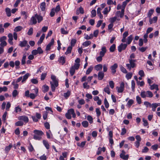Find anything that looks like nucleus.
Segmentation results:
<instances>
[{"instance_id":"f257e3e1","label":"nucleus","mask_w":160,"mask_h":160,"mask_svg":"<svg viewBox=\"0 0 160 160\" xmlns=\"http://www.w3.org/2000/svg\"><path fill=\"white\" fill-rule=\"evenodd\" d=\"M71 115H72L73 118L76 117V114L73 109L71 108L68 110L67 112L65 114V116L67 119H71L72 118Z\"/></svg>"},{"instance_id":"f03ea898","label":"nucleus","mask_w":160,"mask_h":160,"mask_svg":"<svg viewBox=\"0 0 160 160\" xmlns=\"http://www.w3.org/2000/svg\"><path fill=\"white\" fill-rule=\"evenodd\" d=\"M140 95L141 97L143 98H145L146 97L151 98L153 97V94L152 92L149 91H148L146 92L143 91L141 92Z\"/></svg>"},{"instance_id":"7ed1b4c3","label":"nucleus","mask_w":160,"mask_h":160,"mask_svg":"<svg viewBox=\"0 0 160 160\" xmlns=\"http://www.w3.org/2000/svg\"><path fill=\"white\" fill-rule=\"evenodd\" d=\"M129 64H127L126 66L127 68L130 70L132 68H133L135 67L136 64L135 62L136 60L132 59H129Z\"/></svg>"},{"instance_id":"20e7f679","label":"nucleus","mask_w":160,"mask_h":160,"mask_svg":"<svg viewBox=\"0 0 160 160\" xmlns=\"http://www.w3.org/2000/svg\"><path fill=\"white\" fill-rule=\"evenodd\" d=\"M79 68L78 64H74L73 66H72L70 68V73L71 76H73L75 72L76 69H78Z\"/></svg>"},{"instance_id":"39448f33","label":"nucleus","mask_w":160,"mask_h":160,"mask_svg":"<svg viewBox=\"0 0 160 160\" xmlns=\"http://www.w3.org/2000/svg\"><path fill=\"white\" fill-rule=\"evenodd\" d=\"M51 85V88L52 92H54L56 88L58 86V81H52L50 82Z\"/></svg>"},{"instance_id":"423d86ee","label":"nucleus","mask_w":160,"mask_h":160,"mask_svg":"<svg viewBox=\"0 0 160 160\" xmlns=\"http://www.w3.org/2000/svg\"><path fill=\"white\" fill-rule=\"evenodd\" d=\"M125 154L126 152L125 151L123 150H122L121 153L120 154V158L124 160H128V158L129 155L128 154H127L126 155Z\"/></svg>"},{"instance_id":"0eeeda50","label":"nucleus","mask_w":160,"mask_h":160,"mask_svg":"<svg viewBox=\"0 0 160 160\" xmlns=\"http://www.w3.org/2000/svg\"><path fill=\"white\" fill-rule=\"evenodd\" d=\"M124 83L123 82H122L120 84L119 87H117L116 89L118 93H122L124 91Z\"/></svg>"},{"instance_id":"6e6552de","label":"nucleus","mask_w":160,"mask_h":160,"mask_svg":"<svg viewBox=\"0 0 160 160\" xmlns=\"http://www.w3.org/2000/svg\"><path fill=\"white\" fill-rule=\"evenodd\" d=\"M127 46L126 44L122 43L118 47V50L119 52H121L122 50H125Z\"/></svg>"},{"instance_id":"1a4fd4ad","label":"nucleus","mask_w":160,"mask_h":160,"mask_svg":"<svg viewBox=\"0 0 160 160\" xmlns=\"http://www.w3.org/2000/svg\"><path fill=\"white\" fill-rule=\"evenodd\" d=\"M118 67V65L117 63H114L113 65H112L110 67L112 73L113 74H115L116 72V69Z\"/></svg>"},{"instance_id":"9d476101","label":"nucleus","mask_w":160,"mask_h":160,"mask_svg":"<svg viewBox=\"0 0 160 160\" xmlns=\"http://www.w3.org/2000/svg\"><path fill=\"white\" fill-rule=\"evenodd\" d=\"M19 45L22 47L27 46L28 48L30 47L29 45L28 44V42L26 40H24L22 41H20Z\"/></svg>"},{"instance_id":"9b49d317","label":"nucleus","mask_w":160,"mask_h":160,"mask_svg":"<svg viewBox=\"0 0 160 160\" xmlns=\"http://www.w3.org/2000/svg\"><path fill=\"white\" fill-rule=\"evenodd\" d=\"M54 42V40L53 38H52L50 41V42L47 45L46 48V50L48 51L50 50L51 49V47L52 45Z\"/></svg>"},{"instance_id":"f8f14e48","label":"nucleus","mask_w":160,"mask_h":160,"mask_svg":"<svg viewBox=\"0 0 160 160\" xmlns=\"http://www.w3.org/2000/svg\"><path fill=\"white\" fill-rule=\"evenodd\" d=\"M18 119L20 120L24 121L25 122L27 123L28 122V118L25 116H22L18 117Z\"/></svg>"},{"instance_id":"ddd939ff","label":"nucleus","mask_w":160,"mask_h":160,"mask_svg":"<svg viewBox=\"0 0 160 160\" xmlns=\"http://www.w3.org/2000/svg\"><path fill=\"white\" fill-rule=\"evenodd\" d=\"M30 22L31 25L35 24L37 23V18L35 17V14L34 16H32L30 20Z\"/></svg>"},{"instance_id":"4468645a","label":"nucleus","mask_w":160,"mask_h":160,"mask_svg":"<svg viewBox=\"0 0 160 160\" xmlns=\"http://www.w3.org/2000/svg\"><path fill=\"white\" fill-rule=\"evenodd\" d=\"M158 20V17L155 16L153 17L152 18H149V22L150 24L153 23H156Z\"/></svg>"},{"instance_id":"2eb2a0df","label":"nucleus","mask_w":160,"mask_h":160,"mask_svg":"<svg viewBox=\"0 0 160 160\" xmlns=\"http://www.w3.org/2000/svg\"><path fill=\"white\" fill-rule=\"evenodd\" d=\"M107 52V49L105 46H103L101 48V51L99 53V55L102 56H104Z\"/></svg>"},{"instance_id":"dca6fc26","label":"nucleus","mask_w":160,"mask_h":160,"mask_svg":"<svg viewBox=\"0 0 160 160\" xmlns=\"http://www.w3.org/2000/svg\"><path fill=\"white\" fill-rule=\"evenodd\" d=\"M42 143L43 145L47 149H49L50 148V145L47 141L45 140H43Z\"/></svg>"},{"instance_id":"f3484780","label":"nucleus","mask_w":160,"mask_h":160,"mask_svg":"<svg viewBox=\"0 0 160 160\" xmlns=\"http://www.w3.org/2000/svg\"><path fill=\"white\" fill-rule=\"evenodd\" d=\"M45 37V34L44 33L42 34L40 38L39 41L38 42L37 44L38 45H40V44L42 43L43 40Z\"/></svg>"},{"instance_id":"a211bd4d","label":"nucleus","mask_w":160,"mask_h":160,"mask_svg":"<svg viewBox=\"0 0 160 160\" xmlns=\"http://www.w3.org/2000/svg\"><path fill=\"white\" fill-rule=\"evenodd\" d=\"M8 37L9 38V39L8 40L9 43L10 44L12 45L13 43L12 41L13 40L12 34L11 33H9L8 35Z\"/></svg>"},{"instance_id":"6ab92c4d","label":"nucleus","mask_w":160,"mask_h":160,"mask_svg":"<svg viewBox=\"0 0 160 160\" xmlns=\"http://www.w3.org/2000/svg\"><path fill=\"white\" fill-rule=\"evenodd\" d=\"M84 13V9L82 7H80L78 9L76 10V13L77 15H78L80 13L82 14Z\"/></svg>"},{"instance_id":"aec40b11","label":"nucleus","mask_w":160,"mask_h":160,"mask_svg":"<svg viewBox=\"0 0 160 160\" xmlns=\"http://www.w3.org/2000/svg\"><path fill=\"white\" fill-rule=\"evenodd\" d=\"M102 10V8H98L97 10V14L98 15L100 19H102L103 16L101 13V11Z\"/></svg>"},{"instance_id":"412c9836","label":"nucleus","mask_w":160,"mask_h":160,"mask_svg":"<svg viewBox=\"0 0 160 160\" xmlns=\"http://www.w3.org/2000/svg\"><path fill=\"white\" fill-rule=\"evenodd\" d=\"M104 76V73L102 71L99 72L98 74V78L99 80H102Z\"/></svg>"},{"instance_id":"4be33fe9","label":"nucleus","mask_w":160,"mask_h":160,"mask_svg":"<svg viewBox=\"0 0 160 160\" xmlns=\"http://www.w3.org/2000/svg\"><path fill=\"white\" fill-rule=\"evenodd\" d=\"M33 133L35 134L42 136L44 134L43 132L41 130H35L33 131Z\"/></svg>"},{"instance_id":"5701e85b","label":"nucleus","mask_w":160,"mask_h":160,"mask_svg":"<svg viewBox=\"0 0 160 160\" xmlns=\"http://www.w3.org/2000/svg\"><path fill=\"white\" fill-rule=\"evenodd\" d=\"M35 17H36L38 20V23L40 22L43 19L42 17L40 15H38L37 14H35Z\"/></svg>"},{"instance_id":"b1692460","label":"nucleus","mask_w":160,"mask_h":160,"mask_svg":"<svg viewBox=\"0 0 160 160\" xmlns=\"http://www.w3.org/2000/svg\"><path fill=\"white\" fill-rule=\"evenodd\" d=\"M65 58L63 56L61 57L58 60L59 62L61 63L62 65H63L65 63Z\"/></svg>"},{"instance_id":"393cba45","label":"nucleus","mask_w":160,"mask_h":160,"mask_svg":"<svg viewBox=\"0 0 160 160\" xmlns=\"http://www.w3.org/2000/svg\"><path fill=\"white\" fill-rule=\"evenodd\" d=\"M46 3L45 2H43L41 3L40 8L42 11H45L46 9Z\"/></svg>"},{"instance_id":"a878e982","label":"nucleus","mask_w":160,"mask_h":160,"mask_svg":"<svg viewBox=\"0 0 160 160\" xmlns=\"http://www.w3.org/2000/svg\"><path fill=\"white\" fill-rule=\"evenodd\" d=\"M102 68V65L101 64H99L95 66V69L97 71H101Z\"/></svg>"},{"instance_id":"bb28decb","label":"nucleus","mask_w":160,"mask_h":160,"mask_svg":"<svg viewBox=\"0 0 160 160\" xmlns=\"http://www.w3.org/2000/svg\"><path fill=\"white\" fill-rule=\"evenodd\" d=\"M154 12V10L153 9H150L147 14V17L149 18H151L152 15L153 14Z\"/></svg>"},{"instance_id":"cd10ccee","label":"nucleus","mask_w":160,"mask_h":160,"mask_svg":"<svg viewBox=\"0 0 160 160\" xmlns=\"http://www.w3.org/2000/svg\"><path fill=\"white\" fill-rule=\"evenodd\" d=\"M29 76H30V74L29 73H27L26 74H25L23 76V79L22 78V82L23 83L25 82L26 80L28 78Z\"/></svg>"},{"instance_id":"c85d7f7f","label":"nucleus","mask_w":160,"mask_h":160,"mask_svg":"<svg viewBox=\"0 0 160 160\" xmlns=\"http://www.w3.org/2000/svg\"><path fill=\"white\" fill-rule=\"evenodd\" d=\"M150 89L152 90L155 89L156 91H158L159 90L158 86L155 84H153L150 86Z\"/></svg>"},{"instance_id":"c756f323","label":"nucleus","mask_w":160,"mask_h":160,"mask_svg":"<svg viewBox=\"0 0 160 160\" xmlns=\"http://www.w3.org/2000/svg\"><path fill=\"white\" fill-rule=\"evenodd\" d=\"M5 11L7 16L8 17H10L11 16V9L8 8H6Z\"/></svg>"},{"instance_id":"7c9ffc66","label":"nucleus","mask_w":160,"mask_h":160,"mask_svg":"<svg viewBox=\"0 0 160 160\" xmlns=\"http://www.w3.org/2000/svg\"><path fill=\"white\" fill-rule=\"evenodd\" d=\"M42 136L38 135L36 134H35L33 135V138L34 139L36 140H40L42 139Z\"/></svg>"},{"instance_id":"2f4dec72","label":"nucleus","mask_w":160,"mask_h":160,"mask_svg":"<svg viewBox=\"0 0 160 160\" xmlns=\"http://www.w3.org/2000/svg\"><path fill=\"white\" fill-rule=\"evenodd\" d=\"M132 35H130L127 38V43L128 44H129L131 42L132 39Z\"/></svg>"},{"instance_id":"473e14b6","label":"nucleus","mask_w":160,"mask_h":160,"mask_svg":"<svg viewBox=\"0 0 160 160\" xmlns=\"http://www.w3.org/2000/svg\"><path fill=\"white\" fill-rule=\"evenodd\" d=\"M116 48V45L115 44H113L110 48L109 50L111 52H113L114 51Z\"/></svg>"},{"instance_id":"72a5a7b5","label":"nucleus","mask_w":160,"mask_h":160,"mask_svg":"<svg viewBox=\"0 0 160 160\" xmlns=\"http://www.w3.org/2000/svg\"><path fill=\"white\" fill-rule=\"evenodd\" d=\"M72 47L71 46H69L68 47L67 50L65 52L66 55L68 54L71 53L72 50Z\"/></svg>"},{"instance_id":"f704fd0d","label":"nucleus","mask_w":160,"mask_h":160,"mask_svg":"<svg viewBox=\"0 0 160 160\" xmlns=\"http://www.w3.org/2000/svg\"><path fill=\"white\" fill-rule=\"evenodd\" d=\"M22 27L21 26H18L16 27L14 29V31L16 32H18L21 31L22 29Z\"/></svg>"},{"instance_id":"c9c22d12","label":"nucleus","mask_w":160,"mask_h":160,"mask_svg":"<svg viewBox=\"0 0 160 160\" xmlns=\"http://www.w3.org/2000/svg\"><path fill=\"white\" fill-rule=\"evenodd\" d=\"M86 143V141L82 142L81 143H80L79 142H78L77 144V145L81 148H83L85 145Z\"/></svg>"},{"instance_id":"e433bc0d","label":"nucleus","mask_w":160,"mask_h":160,"mask_svg":"<svg viewBox=\"0 0 160 160\" xmlns=\"http://www.w3.org/2000/svg\"><path fill=\"white\" fill-rule=\"evenodd\" d=\"M49 87L46 85H44L43 87V92H47L49 90Z\"/></svg>"},{"instance_id":"4c0bfd02","label":"nucleus","mask_w":160,"mask_h":160,"mask_svg":"<svg viewBox=\"0 0 160 160\" xmlns=\"http://www.w3.org/2000/svg\"><path fill=\"white\" fill-rule=\"evenodd\" d=\"M20 64V62L18 60L16 61L14 63V64H15V68H16V69H18L20 68V67H19Z\"/></svg>"},{"instance_id":"58836bf2","label":"nucleus","mask_w":160,"mask_h":160,"mask_svg":"<svg viewBox=\"0 0 160 160\" xmlns=\"http://www.w3.org/2000/svg\"><path fill=\"white\" fill-rule=\"evenodd\" d=\"M109 10L108 11V8L107 7L105 8L104 9L103 11L102 12V13L105 15L107 14L108 12H109L110 10H111V7H110L109 8Z\"/></svg>"},{"instance_id":"ea45409f","label":"nucleus","mask_w":160,"mask_h":160,"mask_svg":"<svg viewBox=\"0 0 160 160\" xmlns=\"http://www.w3.org/2000/svg\"><path fill=\"white\" fill-rule=\"evenodd\" d=\"M104 91L108 94H110V91L108 85H107V87L104 88Z\"/></svg>"},{"instance_id":"a19ab883","label":"nucleus","mask_w":160,"mask_h":160,"mask_svg":"<svg viewBox=\"0 0 160 160\" xmlns=\"http://www.w3.org/2000/svg\"><path fill=\"white\" fill-rule=\"evenodd\" d=\"M120 69L121 71L124 73H127V71L126 69L123 67L122 65H120Z\"/></svg>"},{"instance_id":"79ce46f5","label":"nucleus","mask_w":160,"mask_h":160,"mask_svg":"<svg viewBox=\"0 0 160 160\" xmlns=\"http://www.w3.org/2000/svg\"><path fill=\"white\" fill-rule=\"evenodd\" d=\"M33 28L32 27L30 28L27 32V34L29 36L32 35L33 34Z\"/></svg>"},{"instance_id":"37998d69","label":"nucleus","mask_w":160,"mask_h":160,"mask_svg":"<svg viewBox=\"0 0 160 160\" xmlns=\"http://www.w3.org/2000/svg\"><path fill=\"white\" fill-rule=\"evenodd\" d=\"M91 43V42L89 41H87L83 42L82 43V45L84 46V47H87L89 45H90Z\"/></svg>"},{"instance_id":"c03bdc74","label":"nucleus","mask_w":160,"mask_h":160,"mask_svg":"<svg viewBox=\"0 0 160 160\" xmlns=\"http://www.w3.org/2000/svg\"><path fill=\"white\" fill-rule=\"evenodd\" d=\"M133 103L134 101L132 99H131L129 100L127 102V105L129 107H130Z\"/></svg>"},{"instance_id":"a18cd8bd","label":"nucleus","mask_w":160,"mask_h":160,"mask_svg":"<svg viewBox=\"0 0 160 160\" xmlns=\"http://www.w3.org/2000/svg\"><path fill=\"white\" fill-rule=\"evenodd\" d=\"M82 126L84 128H87L88 126V122L86 121H83L82 123Z\"/></svg>"},{"instance_id":"49530a36","label":"nucleus","mask_w":160,"mask_h":160,"mask_svg":"<svg viewBox=\"0 0 160 160\" xmlns=\"http://www.w3.org/2000/svg\"><path fill=\"white\" fill-rule=\"evenodd\" d=\"M26 58V56L25 55V54H24L23 55V56L22 60L21 63H22V64L23 65L25 63Z\"/></svg>"},{"instance_id":"de8ad7c7","label":"nucleus","mask_w":160,"mask_h":160,"mask_svg":"<svg viewBox=\"0 0 160 160\" xmlns=\"http://www.w3.org/2000/svg\"><path fill=\"white\" fill-rule=\"evenodd\" d=\"M71 94V92L70 91H68L67 92L64 93V96L66 98H68Z\"/></svg>"},{"instance_id":"09e8293b","label":"nucleus","mask_w":160,"mask_h":160,"mask_svg":"<svg viewBox=\"0 0 160 160\" xmlns=\"http://www.w3.org/2000/svg\"><path fill=\"white\" fill-rule=\"evenodd\" d=\"M156 105V103H153L151 105V107L152 108V110L153 111L155 112L156 111V108L157 107Z\"/></svg>"},{"instance_id":"8fccbe9b","label":"nucleus","mask_w":160,"mask_h":160,"mask_svg":"<svg viewBox=\"0 0 160 160\" xmlns=\"http://www.w3.org/2000/svg\"><path fill=\"white\" fill-rule=\"evenodd\" d=\"M136 101L138 104H140L141 103V98L138 96H137L136 97Z\"/></svg>"},{"instance_id":"3c124183","label":"nucleus","mask_w":160,"mask_h":160,"mask_svg":"<svg viewBox=\"0 0 160 160\" xmlns=\"http://www.w3.org/2000/svg\"><path fill=\"white\" fill-rule=\"evenodd\" d=\"M132 75V74L131 72H129L127 73L126 75V77L127 79H129L131 78Z\"/></svg>"},{"instance_id":"603ef678","label":"nucleus","mask_w":160,"mask_h":160,"mask_svg":"<svg viewBox=\"0 0 160 160\" xmlns=\"http://www.w3.org/2000/svg\"><path fill=\"white\" fill-rule=\"evenodd\" d=\"M87 120H88L90 123H92L93 122V118L90 115L88 116Z\"/></svg>"},{"instance_id":"864d4df0","label":"nucleus","mask_w":160,"mask_h":160,"mask_svg":"<svg viewBox=\"0 0 160 160\" xmlns=\"http://www.w3.org/2000/svg\"><path fill=\"white\" fill-rule=\"evenodd\" d=\"M23 125V123L21 121H18L16 122L15 123V125L16 126H22Z\"/></svg>"},{"instance_id":"5fc2aeb1","label":"nucleus","mask_w":160,"mask_h":160,"mask_svg":"<svg viewBox=\"0 0 160 160\" xmlns=\"http://www.w3.org/2000/svg\"><path fill=\"white\" fill-rule=\"evenodd\" d=\"M29 146L28 147V149L30 152H32L34 151V149L31 143H29Z\"/></svg>"},{"instance_id":"6e6d98bb","label":"nucleus","mask_w":160,"mask_h":160,"mask_svg":"<svg viewBox=\"0 0 160 160\" xmlns=\"http://www.w3.org/2000/svg\"><path fill=\"white\" fill-rule=\"evenodd\" d=\"M96 112L97 113V115L98 118L99 117V116L101 115V112L100 111L99 108H97L96 109Z\"/></svg>"},{"instance_id":"4d7b16f0","label":"nucleus","mask_w":160,"mask_h":160,"mask_svg":"<svg viewBox=\"0 0 160 160\" xmlns=\"http://www.w3.org/2000/svg\"><path fill=\"white\" fill-rule=\"evenodd\" d=\"M12 146L11 144H9V146L6 147L5 148V150L6 152H8L11 149Z\"/></svg>"},{"instance_id":"13d9d810","label":"nucleus","mask_w":160,"mask_h":160,"mask_svg":"<svg viewBox=\"0 0 160 160\" xmlns=\"http://www.w3.org/2000/svg\"><path fill=\"white\" fill-rule=\"evenodd\" d=\"M93 68L92 67H90L88 68L86 72V74L87 75L89 74L92 71Z\"/></svg>"},{"instance_id":"bf43d9fd","label":"nucleus","mask_w":160,"mask_h":160,"mask_svg":"<svg viewBox=\"0 0 160 160\" xmlns=\"http://www.w3.org/2000/svg\"><path fill=\"white\" fill-rule=\"evenodd\" d=\"M76 40L75 39H72L71 42V45L72 47L74 46L76 42Z\"/></svg>"},{"instance_id":"052dcab7","label":"nucleus","mask_w":160,"mask_h":160,"mask_svg":"<svg viewBox=\"0 0 160 160\" xmlns=\"http://www.w3.org/2000/svg\"><path fill=\"white\" fill-rule=\"evenodd\" d=\"M148 49V47H142V48H138L139 50L142 52H145Z\"/></svg>"},{"instance_id":"680f3d73","label":"nucleus","mask_w":160,"mask_h":160,"mask_svg":"<svg viewBox=\"0 0 160 160\" xmlns=\"http://www.w3.org/2000/svg\"><path fill=\"white\" fill-rule=\"evenodd\" d=\"M12 85L14 86V89H17L18 88V84L17 83H15V80H13V81L12 82Z\"/></svg>"},{"instance_id":"e2e57ef3","label":"nucleus","mask_w":160,"mask_h":160,"mask_svg":"<svg viewBox=\"0 0 160 160\" xmlns=\"http://www.w3.org/2000/svg\"><path fill=\"white\" fill-rule=\"evenodd\" d=\"M83 85L84 88H86L87 89H88L89 88L90 86L89 85H88V83L87 82H84L83 84Z\"/></svg>"},{"instance_id":"0e129e2a","label":"nucleus","mask_w":160,"mask_h":160,"mask_svg":"<svg viewBox=\"0 0 160 160\" xmlns=\"http://www.w3.org/2000/svg\"><path fill=\"white\" fill-rule=\"evenodd\" d=\"M144 104L146 106V107L147 108L148 107L151 108V105L152 104L150 103L149 102L147 101H145L144 102Z\"/></svg>"},{"instance_id":"69168bd1","label":"nucleus","mask_w":160,"mask_h":160,"mask_svg":"<svg viewBox=\"0 0 160 160\" xmlns=\"http://www.w3.org/2000/svg\"><path fill=\"white\" fill-rule=\"evenodd\" d=\"M96 11L95 9H93L91 11V17L92 18H93L95 17L96 16Z\"/></svg>"},{"instance_id":"338daca9","label":"nucleus","mask_w":160,"mask_h":160,"mask_svg":"<svg viewBox=\"0 0 160 160\" xmlns=\"http://www.w3.org/2000/svg\"><path fill=\"white\" fill-rule=\"evenodd\" d=\"M21 111V109L19 106L16 107L15 108V111L16 113L20 112Z\"/></svg>"},{"instance_id":"774afa93","label":"nucleus","mask_w":160,"mask_h":160,"mask_svg":"<svg viewBox=\"0 0 160 160\" xmlns=\"http://www.w3.org/2000/svg\"><path fill=\"white\" fill-rule=\"evenodd\" d=\"M47 75L46 73H42L41 76V80H43L45 79Z\"/></svg>"}]
</instances>
